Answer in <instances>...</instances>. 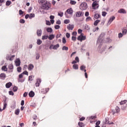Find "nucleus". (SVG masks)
I'll list each match as a JSON object with an SVG mask.
<instances>
[{
	"instance_id": "774afa93",
	"label": "nucleus",
	"mask_w": 127,
	"mask_h": 127,
	"mask_svg": "<svg viewBox=\"0 0 127 127\" xmlns=\"http://www.w3.org/2000/svg\"><path fill=\"white\" fill-rule=\"evenodd\" d=\"M66 36L67 38H69V37H70V34L69 33H67L66 34Z\"/></svg>"
},
{
	"instance_id": "3c124183",
	"label": "nucleus",
	"mask_w": 127,
	"mask_h": 127,
	"mask_svg": "<svg viewBox=\"0 0 127 127\" xmlns=\"http://www.w3.org/2000/svg\"><path fill=\"white\" fill-rule=\"evenodd\" d=\"M64 13L63 12H61L60 13H58V15L60 16L61 17H62L63 16Z\"/></svg>"
},
{
	"instance_id": "dca6fc26",
	"label": "nucleus",
	"mask_w": 127,
	"mask_h": 127,
	"mask_svg": "<svg viewBox=\"0 0 127 127\" xmlns=\"http://www.w3.org/2000/svg\"><path fill=\"white\" fill-rule=\"evenodd\" d=\"M55 37V35L53 34H50L49 36H48V39H49V40H53V39H54Z\"/></svg>"
},
{
	"instance_id": "6ab92c4d",
	"label": "nucleus",
	"mask_w": 127,
	"mask_h": 127,
	"mask_svg": "<svg viewBox=\"0 0 127 127\" xmlns=\"http://www.w3.org/2000/svg\"><path fill=\"white\" fill-rule=\"evenodd\" d=\"M34 92L31 91L29 93V96L31 98H33L34 97Z\"/></svg>"
},
{
	"instance_id": "f3484780",
	"label": "nucleus",
	"mask_w": 127,
	"mask_h": 127,
	"mask_svg": "<svg viewBox=\"0 0 127 127\" xmlns=\"http://www.w3.org/2000/svg\"><path fill=\"white\" fill-rule=\"evenodd\" d=\"M80 69L81 71H84V72H86L87 70L85 69H86V66L82 65L80 66Z\"/></svg>"
},
{
	"instance_id": "13d9d810",
	"label": "nucleus",
	"mask_w": 127,
	"mask_h": 127,
	"mask_svg": "<svg viewBox=\"0 0 127 127\" xmlns=\"http://www.w3.org/2000/svg\"><path fill=\"white\" fill-rule=\"evenodd\" d=\"M82 32H83V30H82V29H79L78 30V33H79V34H81V33H82Z\"/></svg>"
},
{
	"instance_id": "09e8293b",
	"label": "nucleus",
	"mask_w": 127,
	"mask_h": 127,
	"mask_svg": "<svg viewBox=\"0 0 127 127\" xmlns=\"http://www.w3.org/2000/svg\"><path fill=\"white\" fill-rule=\"evenodd\" d=\"M106 42H108V43L112 42V40H111L110 38H108L106 39Z\"/></svg>"
},
{
	"instance_id": "8fccbe9b",
	"label": "nucleus",
	"mask_w": 127,
	"mask_h": 127,
	"mask_svg": "<svg viewBox=\"0 0 127 127\" xmlns=\"http://www.w3.org/2000/svg\"><path fill=\"white\" fill-rule=\"evenodd\" d=\"M62 42H63V43H64V44H65V43H66V42H67V41H66V39H65L64 37L63 38Z\"/></svg>"
},
{
	"instance_id": "473e14b6",
	"label": "nucleus",
	"mask_w": 127,
	"mask_h": 127,
	"mask_svg": "<svg viewBox=\"0 0 127 127\" xmlns=\"http://www.w3.org/2000/svg\"><path fill=\"white\" fill-rule=\"evenodd\" d=\"M76 3V1L75 0H70V4H72V5H74V4Z\"/></svg>"
},
{
	"instance_id": "e2e57ef3",
	"label": "nucleus",
	"mask_w": 127,
	"mask_h": 127,
	"mask_svg": "<svg viewBox=\"0 0 127 127\" xmlns=\"http://www.w3.org/2000/svg\"><path fill=\"white\" fill-rule=\"evenodd\" d=\"M19 13L20 15H21L23 14V11H22V10H19Z\"/></svg>"
},
{
	"instance_id": "79ce46f5",
	"label": "nucleus",
	"mask_w": 127,
	"mask_h": 127,
	"mask_svg": "<svg viewBox=\"0 0 127 127\" xmlns=\"http://www.w3.org/2000/svg\"><path fill=\"white\" fill-rule=\"evenodd\" d=\"M107 12H105V11H102V16H104V17L106 16V15H107Z\"/></svg>"
},
{
	"instance_id": "2f4dec72",
	"label": "nucleus",
	"mask_w": 127,
	"mask_h": 127,
	"mask_svg": "<svg viewBox=\"0 0 127 127\" xmlns=\"http://www.w3.org/2000/svg\"><path fill=\"white\" fill-rule=\"evenodd\" d=\"M69 49L68 48V47H66V46H64V47H63V48H62V50H65V51H68V50Z\"/></svg>"
},
{
	"instance_id": "680f3d73",
	"label": "nucleus",
	"mask_w": 127,
	"mask_h": 127,
	"mask_svg": "<svg viewBox=\"0 0 127 127\" xmlns=\"http://www.w3.org/2000/svg\"><path fill=\"white\" fill-rule=\"evenodd\" d=\"M79 120L80 121V122L84 121L85 120V117H81V118L79 119Z\"/></svg>"
},
{
	"instance_id": "a18cd8bd",
	"label": "nucleus",
	"mask_w": 127,
	"mask_h": 127,
	"mask_svg": "<svg viewBox=\"0 0 127 127\" xmlns=\"http://www.w3.org/2000/svg\"><path fill=\"white\" fill-rule=\"evenodd\" d=\"M127 103V100H124L120 102V105H124Z\"/></svg>"
},
{
	"instance_id": "603ef678",
	"label": "nucleus",
	"mask_w": 127,
	"mask_h": 127,
	"mask_svg": "<svg viewBox=\"0 0 127 127\" xmlns=\"http://www.w3.org/2000/svg\"><path fill=\"white\" fill-rule=\"evenodd\" d=\"M19 21L20 23H25V20L23 19H21Z\"/></svg>"
},
{
	"instance_id": "69168bd1",
	"label": "nucleus",
	"mask_w": 127,
	"mask_h": 127,
	"mask_svg": "<svg viewBox=\"0 0 127 127\" xmlns=\"http://www.w3.org/2000/svg\"><path fill=\"white\" fill-rule=\"evenodd\" d=\"M56 23L57 24H61V21H60V20H58L57 21Z\"/></svg>"
},
{
	"instance_id": "9b49d317",
	"label": "nucleus",
	"mask_w": 127,
	"mask_h": 127,
	"mask_svg": "<svg viewBox=\"0 0 127 127\" xmlns=\"http://www.w3.org/2000/svg\"><path fill=\"white\" fill-rule=\"evenodd\" d=\"M33 68H34V65L32 64H30L28 65V70L29 71H32L33 70Z\"/></svg>"
},
{
	"instance_id": "ea45409f",
	"label": "nucleus",
	"mask_w": 127,
	"mask_h": 127,
	"mask_svg": "<svg viewBox=\"0 0 127 127\" xmlns=\"http://www.w3.org/2000/svg\"><path fill=\"white\" fill-rule=\"evenodd\" d=\"M78 126L80 127H84V124H83L82 122L78 123Z\"/></svg>"
},
{
	"instance_id": "052dcab7",
	"label": "nucleus",
	"mask_w": 127,
	"mask_h": 127,
	"mask_svg": "<svg viewBox=\"0 0 127 127\" xmlns=\"http://www.w3.org/2000/svg\"><path fill=\"white\" fill-rule=\"evenodd\" d=\"M71 39L73 40V41H75L76 39H77V38L73 36L72 37Z\"/></svg>"
},
{
	"instance_id": "72a5a7b5",
	"label": "nucleus",
	"mask_w": 127,
	"mask_h": 127,
	"mask_svg": "<svg viewBox=\"0 0 127 127\" xmlns=\"http://www.w3.org/2000/svg\"><path fill=\"white\" fill-rule=\"evenodd\" d=\"M41 43H42V41H41V40L38 39V40L37 41V44H38V45H40V44H41Z\"/></svg>"
},
{
	"instance_id": "338daca9",
	"label": "nucleus",
	"mask_w": 127,
	"mask_h": 127,
	"mask_svg": "<svg viewBox=\"0 0 127 127\" xmlns=\"http://www.w3.org/2000/svg\"><path fill=\"white\" fill-rule=\"evenodd\" d=\"M89 12H88V11H86V12H85V16H86V17H87L88 15H89Z\"/></svg>"
},
{
	"instance_id": "f257e3e1",
	"label": "nucleus",
	"mask_w": 127,
	"mask_h": 127,
	"mask_svg": "<svg viewBox=\"0 0 127 127\" xmlns=\"http://www.w3.org/2000/svg\"><path fill=\"white\" fill-rule=\"evenodd\" d=\"M41 2L42 3L41 8L44 9L45 10H48L51 7V3L48 2L46 0H41Z\"/></svg>"
},
{
	"instance_id": "864d4df0",
	"label": "nucleus",
	"mask_w": 127,
	"mask_h": 127,
	"mask_svg": "<svg viewBox=\"0 0 127 127\" xmlns=\"http://www.w3.org/2000/svg\"><path fill=\"white\" fill-rule=\"evenodd\" d=\"M23 73H21L19 75V79H21L23 78Z\"/></svg>"
},
{
	"instance_id": "aec40b11",
	"label": "nucleus",
	"mask_w": 127,
	"mask_h": 127,
	"mask_svg": "<svg viewBox=\"0 0 127 127\" xmlns=\"http://www.w3.org/2000/svg\"><path fill=\"white\" fill-rule=\"evenodd\" d=\"M8 68L9 70H11L10 72H12V70H13V64H9L8 66Z\"/></svg>"
},
{
	"instance_id": "f704fd0d",
	"label": "nucleus",
	"mask_w": 127,
	"mask_h": 127,
	"mask_svg": "<svg viewBox=\"0 0 127 127\" xmlns=\"http://www.w3.org/2000/svg\"><path fill=\"white\" fill-rule=\"evenodd\" d=\"M90 20H92V18L90 16L87 17L85 19L86 22L90 21Z\"/></svg>"
},
{
	"instance_id": "4468645a",
	"label": "nucleus",
	"mask_w": 127,
	"mask_h": 127,
	"mask_svg": "<svg viewBox=\"0 0 127 127\" xmlns=\"http://www.w3.org/2000/svg\"><path fill=\"white\" fill-rule=\"evenodd\" d=\"M119 13H123V14H126L127 13V11L125 10V9H120L118 10Z\"/></svg>"
},
{
	"instance_id": "c756f323",
	"label": "nucleus",
	"mask_w": 127,
	"mask_h": 127,
	"mask_svg": "<svg viewBox=\"0 0 127 127\" xmlns=\"http://www.w3.org/2000/svg\"><path fill=\"white\" fill-rule=\"evenodd\" d=\"M47 32L51 33L52 32V31H53V30L52 29V28H47Z\"/></svg>"
},
{
	"instance_id": "412c9836",
	"label": "nucleus",
	"mask_w": 127,
	"mask_h": 127,
	"mask_svg": "<svg viewBox=\"0 0 127 127\" xmlns=\"http://www.w3.org/2000/svg\"><path fill=\"white\" fill-rule=\"evenodd\" d=\"M73 69H74V70H78L79 69V65L77 64H74L72 66Z\"/></svg>"
},
{
	"instance_id": "39448f33",
	"label": "nucleus",
	"mask_w": 127,
	"mask_h": 127,
	"mask_svg": "<svg viewBox=\"0 0 127 127\" xmlns=\"http://www.w3.org/2000/svg\"><path fill=\"white\" fill-rule=\"evenodd\" d=\"M92 7L93 9H96V8H98V7H99V3H98V1H93L92 3Z\"/></svg>"
},
{
	"instance_id": "f8f14e48",
	"label": "nucleus",
	"mask_w": 127,
	"mask_h": 127,
	"mask_svg": "<svg viewBox=\"0 0 127 127\" xmlns=\"http://www.w3.org/2000/svg\"><path fill=\"white\" fill-rule=\"evenodd\" d=\"M42 35V30L38 29L37 30V36H41Z\"/></svg>"
},
{
	"instance_id": "49530a36",
	"label": "nucleus",
	"mask_w": 127,
	"mask_h": 127,
	"mask_svg": "<svg viewBox=\"0 0 127 127\" xmlns=\"http://www.w3.org/2000/svg\"><path fill=\"white\" fill-rule=\"evenodd\" d=\"M116 113H120V108L119 107H116Z\"/></svg>"
},
{
	"instance_id": "423d86ee",
	"label": "nucleus",
	"mask_w": 127,
	"mask_h": 127,
	"mask_svg": "<svg viewBox=\"0 0 127 127\" xmlns=\"http://www.w3.org/2000/svg\"><path fill=\"white\" fill-rule=\"evenodd\" d=\"M115 18H116V17H115V16H113L111 17L108 21L107 25H110V24H111V23H112V22H113V21H114V20H115Z\"/></svg>"
},
{
	"instance_id": "7ed1b4c3",
	"label": "nucleus",
	"mask_w": 127,
	"mask_h": 127,
	"mask_svg": "<svg viewBox=\"0 0 127 127\" xmlns=\"http://www.w3.org/2000/svg\"><path fill=\"white\" fill-rule=\"evenodd\" d=\"M79 7L81 10H85V9L88 8V5L86 2H82L80 4Z\"/></svg>"
},
{
	"instance_id": "c85d7f7f",
	"label": "nucleus",
	"mask_w": 127,
	"mask_h": 127,
	"mask_svg": "<svg viewBox=\"0 0 127 127\" xmlns=\"http://www.w3.org/2000/svg\"><path fill=\"white\" fill-rule=\"evenodd\" d=\"M19 112H20V110L19 109H16L15 111V114L16 115V116H18L19 115Z\"/></svg>"
},
{
	"instance_id": "c9c22d12",
	"label": "nucleus",
	"mask_w": 127,
	"mask_h": 127,
	"mask_svg": "<svg viewBox=\"0 0 127 127\" xmlns=\"http://www.w3.org/2000/svg\"><path fill=\"white\" fill-rule=\"evenodd\" d=\"M94 17L95 18H96V19H98V18H100V14L97 13V14H95L94 15Z\"/></svg>"
},
{
	"instance_id": "4be33fe9",
	"label": "nucleus",
	"mask_w": 127,
	"mask_h": 127,
	"mask_svg": "<svg viewBox=\"0 0 127 127\" xmlns=\"http://www.w3.org/2000/svg\"><path fill=\"white\" fill-rule=\"evenodd\" d=\"M1 70H2V71H4V72H7V67H6V65H4V66H2Z\"/></svg>"
},
{
	"instance_id": "5fc2aeb1",
	"label": "nucleus",
	"mask_w": 127,
	"mask_h": 127,
	"mask_svg": "<svg viewBox=\"0 0 127 127\" xmlns=\"http://www.w3.org/2000/svg\"><path fill=\"white\" fill-rule=\"evenodd\" d=\"M75 61L77 63H79V57H76L75 58Z\"/></svg>"
},
{
	"instance_id": "20e7f679",
	"label": "nucleus",
	"mask_w": 127,
	"mask_h": 127,
	"mask_svg": "<svg viewBox=\"0 0 127 127\" xmlns=\"http://www.w3.org/2000/svg\"><path fill=\"white\" fill-rule=\"evenodd\" d=\"M77 40L82 42L83 40H86V37L85 36H83V34H81L79 36L77 37Z\"/></svg>"
},
{
	"instance_id": "bb28decb",
	"label": "nucleus",
	"mask_w": 127,
	"mask_h": 127,
	"mask_svg": "<svg viewBox=\"0 0 127 127\" xmlns=\"http://www.w3.org/2000/svg\"><path fill=\"white\" fill-rule=\"evenodd\" d=\"M48 38V35H44L42 37V40H46Z\"/></svg>"
},
{
	"instance_id": "58836bf2",
	"label": "nucleus",
	"mask_w": 127,
	"mask_h": 127,
	"mask_svg": "<svg viewBox=\"0 0 127 127\" xmlns=\"http://www.w3.org/2000/svg\"><path fill=\"white\" fill-rule=\"evenodd\" d=\"M10 4H11V1H7L6 2V5H7V6H8L9 5H10Z\"/></svg>"
},
{
	"instance_id": "9d476101",
	"label": "nucleus",
	"mask_w": 127,
	"mask_h": 127,
	"mask_svg": "<svg viewBox=\"0 0 127 127\" xmlns=\"http://www.w3.org/2000/svg\"><path fill=\"white\" fill-rule=\"evenodd\" d=\"M67 28L68 30H73V29H74V25H71L69 24L67 25Z\"/></svg>"
},
{
	"instance_id": "37998d69",
	"label": "nucleus",
	"mask_w": 127,
	"mask_h": 127,
	"mask_svg": "<svg viewBox=\"0 0 127 127\" xmlns=\"http://www.w3.org/2000/svg\"><path fill=\"white\" fill-rule=\"evenodd\" d=\"M99 30V27H97L96 28H94L93 29V32H96V31H98Z\"/></svg>"
},
{
	"instance_id": "0e129e2a",
	"label": "nucleus",
	"mask_w": 127,
	"mask_h": 127,
	"mask_svg": "<svg viewBox=\"0 0 127 127\" xmlns=\"http://www.w3.org/2000/svg\"><path fill=\"white\" fill-rule=\"evenodd\" d=\"M46 24L47 25H51V23L49 21H46Z\"/></svg>"
},
{
	"instance_id": "e433bc0d",
	"label": "nucleus",
	"mask_w": 127,
	"mask_h": 127,
	"mask_svg": "<svg viewBox=\"0 0 127 127\" xmlns=\"http://www.w3.org/2000/svg\"><path fill=\"white\" fill-rule=\"evenodd\" d=\"M14 57H15V56H14V55H13V56H11L9 57V60L10 61H12V60H13Z\"/></svg>"
},
{
	"instance_id": "b1692460",
	"label": "nucleus",
	"mask_w": 127,
	"mask_h": 127,
	"mask_svg": "<svg viewBox=\"0 0 127 127\" xmlns=\"http://www.w3.org/2000/svg\"><path fill=\"white\" fill-rule=\"evenodd\" d=\"M7 106V104H6V100H4L3 102V107L2 110H5V109H6Z\"/></svg>"
},
{
	"instance_id": "6e6d98bb",
	"label": "nucleus",
	"mask_w": 127,
	"mask_h": 127,
	"mask_svg": "<svg viewBox=\"0 0 127 127\" xmlns=\"http://www.w3.org/2000/svg\"><path fill=\"white\" fill-rule=\"evenodd\" d=\"M9 95H10L11 96H13V95H14V93H13V92H12V91H9Z\"/></svg>"
},
{
	"instance_id": "4d7b16f0",
	"label": "nucleus",
	"mask_w": 127,
	"mask_h": 127,
	"mask_svg": "<svg viewBox=\"0 0 127 127\" xmlns=\"http://www.w3.org/2000/svg\"><path fill=\"white\" fill-rule=\"evenodd\" d=\"M55 29H59L60 28V26L59 25H56L55 26Z\"/></svg>"
},
{
	"instance_id": "0eeeda50",
	"label": "nucleus",
	"mask_w": 127,
	"mask_h": 127,
	"mask_svg": "<svg viewBox=\"0 0 127 127\" xmlns=\"http://www.w3.org/2000/svg\"><path fill=\"white\" fill-rule=\"evenodd\" d=\"M76 17H80L84 15V13L82 11H77L75 13Z\"/></svg>"
},
{
	"instance_id": "5701e85b",
	"label": "nucleus",
	"mask_w": 127,
	"mask_h": 127,
	"mask_svg": "<svg viewBox=\"0 0 127 127\" xmlns=\"http://www.w3.org/2000/svg\"><path fill=\"white\" fill-rule=\"evenodd\" d=\"M85 46H86V45L85 44L81 45V49H80V51L81 52H84V51H86V49H84V47H85Z\"/></svg>"
},
{
	"instance_id": "2eb2a0df",
	"label": "nucleus",
	"mask_w": 127,
	"mask_h": 127,
	"mask_svg": "<svg viewBox=\"0 0 127 127\" xmlns=\"http://www.w3.org/2000/svg\"><path fill=\"white\" fill-rule=\"evenodd\" d=\"M40 83H41V79H38L35 84L36 87H39V85H40Z\"/></svg>"
},
{
	"instance_id": "393cba45",
	"label": "nucleus",
	"mask_w": 127,
	"mask_h": 127,
	"mask_svg": "<svg viewBox=\"0 0 127 127\" xmlns=\"http://www.w3.org/2000/svg\"><path fill=\"white\" fill-rule=\"evenodd\" d=\"M59 44H57L56 45H54V50H57L59 48Z\"/></svg>"
},
{
	"instance_id": "cd10ccee",
	"label": "nucleus",
	"mask_w": 127,
	"mask_h": 127,
	"mask_svg": "<svg viewBox=\"0 0 127 127\" xmlns=\"http://www.w3.org/2000/svg\"><path fill=\"white\" fill-rule=\"evenodd\" d=\"M33 17H35V14L34 13H31L29 15V19H31L32 18H33Z\"/></svg>"
},
{
	"instance_id": "1a4fd4ad",
	"label": "nucleus",
	"mask_w": 127,
	"mask_h": 127,
	"mask_svg": "<svg viewBox=\"0 0 127 127\" xmlns=\"http://www.w3.org/2000/svg\"><path fill=\"white\" fill-rule=\"evenodd\" d=\"M66 12L68 14L72 15L73 14V9L72 8H68L66 10Z\"/></svg>"
},
{
	"instance_id": "ddd939ff",
	"label": "nucleus",
	"mask_w": 127,
	"mask_h": 127,
	"mask_svg": "<svg viewBox=\"0 0 127 127\" xmlns=\"http://www.w3.org/2000/svg\"><path fill=\"white\" fill-rule=\"evenodd\" d=\"M5 77H6L5 73H2L0 74V78L1 80H4V79H5Z\"/></svg>"
},
{
	"instance_id": "c03bdc74",
	"label": "nucleus",
	"mask_w": 127,
	"mask_h": 127,
	"mask_svg": "<svg viewBox=\"0 0 127 127\" xmlns=\"http://www.w3.org/2000/svg\"><path fill=\"white\" fill-rule=\"evenodd\" d=\"M22 74H23V75H27V76H28V72H27V71H23Z\"/></svg>"
},
{
	"instance_id": "4c0bfd02",
	"label": "nucleus",
	"mask_w": 127,
	"mask_h": 127,
	"mask_svg": "<svg viewBox=\"0 0 127 127\" xmlns=\"http://www.w3.org/2000/svg\"><path fill=\"white\" fill-rule=\"evenodd\" d=\"M25 81L24 79H21V78H18V82L20 83H23V82Z\"/></svg>"
},
{
	"instance_id": "a19ab883",
	"label": "nucleus",
	"mask_w": 127,
	"mask_h": 127,
	"mask_svg": "<svg viewBox=\"0 0 127 127\" xmlns=\"http://www.w3.org/2000/svg\"><path fill=\"white\" fill-rule=\"evenodd\" d=\"M17 72H18L19 73H20V72H21V67L19 66L17 68Z\"/></svg>"
},
{
	"instance_id": "a878e982",
	"label": "nucleus",
	"mask_w": 127,
	"mask_h": 127,
	"mask_svg": "<svg viewBox=\"0 0 127 127\" xmlns=\"http://www.w3.org/2000/svg\"><path fill=\"white\" fill-rule=\"evenodd\" d=\"M100 21H101V20H96L94 21V25H95V26H97V25H98L99 22H100Z\"/></svg>"
},
{
	"instance_id": "de8ad7c7",
	"label": "nucleus",
	"mask_w": 127,
	"mask_h": 127,
	"mask_svg": "<svg viewBox=\"0 0 127 127\" xmlns=\"http://www.w3.org/2000/svg\"><path fill=\"white\" fill-rule=\"evenodd\" d=\"M18 88H17V87L16 86H14L13 88V90L14 92H16V91H17V89Z\"/></svg>"
},
{
	"instance_id": "f03ea898",
	"label": "nucleus",
	"mask_w": 127,
	"mask_h": 127,
	"mask_svg": "<svg viewBox=\"0 0 127 127\" xmlns=\"http://www.w3.org/2000/svg\"><path fill=\"white\" fill-rule=\"evenodd\" d=\"M105 37V33H102L100 35V37L99 38V39L97 40V45H99V46L98 47L97 50L99 52H100V53H102L104 50H101V44L102 43V41H103V39H104V37Z\"/></svg>"
},
{
	"instance_id": "6e6552de",
	"label": "nucleus",
	"mask_w": 127,
	"mask_h": 127,
	"mask_svg": "<svg viewBox=\"0 0 127 127\" xmlns=\"http://www.w3.org/2000/svg\"><path fill=\"white\" fill-rule=\"evenodd\" d=\"M15 64L17 67L18 66H20V60L17 59L15 61Z\"/></svg>"
},
{
	"instance_id": "a211bd4d",
	"label": "nucleus",
	"mask_w": 127,
	"mask_h": 127,
	"mask_svg": "<svg viewBox=\"0 0 127 127\" xmlns=\"http://www.w3.org/2000/svg\"><path fill=\"white\" fill-rule=\"evenodd\" d=\"M12 85V83L11 82H8L5 84V87L6 88H7V89H8L9 88H10V87H11V85Z\"/></svg>"
},
{
	"instance_id": "bf43d9fd",
	"label": "nucleus",
	"mask_w": 127,
	"mask_h": 127,
	"mask_svg": "<svg viewBox=\"0 0 127 127\" xmlns=\"http://www.w3.org/2000/svg\"><path fill=\"white\" fill-rule=\"evenodd\" d=\"M28 80L29 81H33V79H32V75H30L29 76Z\"/></svg>"
},
{
	"instance_id": "7c9ffc66",
	"label": "nucleus",
	"mask_w": 127,
	"mask_h": 127,
	"mask_svg": "<svg viewBox=\"0 0 127 127\" xmlns=\"http://www.w3.org/2000/svg\"><path fill=\"white\" fill-rule=\"evenodd\" d=\"M64 23H65V24H68V23H70V20L69 19L64 20Z\"/></svg>"
}]
</instances>
